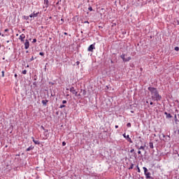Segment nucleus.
<instances>
[{
	"mask_svg": "<svg viewBox=\"0 0 179 179\" xmlns=\"http://www.w3.org/2000/svg\"><path fill=\"white\" fill-rule=\"evenodd\" d=\"M137 149H138V150H145V147L141 145V147H137Z\"/></svg>",
	"mask_w": 179,
	"mask_h": 179,
	"instance_id": "obj_12",
	"label": "nucleus"
},
{
	"mask_svg": "<svg viewBox=\"0 0 179 179\" xmlns=\"http://www.w3.org/2000/svg\"><path fill=\"white\" fill-rule=\"evenodd\" d=\"M32 43H37V39L34 38Z\"/></svg>",
	"mask_w": 179,
	"mask_h": 179,
	"instance_id": "obj_24",
	"label": "nucleus"
},
{
	"mask_svg": "<svg viewBox=\"0 0 179 179\" xmlns=\"http://www.w3.org/2000/svg\"><path fill=\"white\" fill-rule=\"evenodd\" d=\"M175 118H176V119H175V121H176V122H177V121H178V120H177V115H175Z\"/></svg>",
	"mask_w": 179,
	"mask_h": 179,
	"instance_id": "obj_28",
	"label": "nucleus"
},
{
	"mask_svg": "<svg viewBox=\"0 0 179 179\" xmlns=\"http://www.w3.org/2000/svg\"><path fill=\"white\" fill-rule=\"evenodd\" d=\"M88 10H90V12H92V11L93 10V8L89 7V8H88Z\"/></svg>",
	"mask_w": 179,
	"mask_h": 179,
	"instance_id": "obj_20",
	"label": "nucleus"
},
{
	"mask_svg": "<svg viewBox=\"0 0 179 179\" xmlns=\"http://www.w3.org/2000/svg\"><path fill=\"white\" fill-rule=\"evenodd\" d=\"M46 3H48V0H44Z\"/></svg>",
	"mask_w": 179,
	"mask_h": 179,
	"instance_id": "obj_32",
	"label": "nucleus"
},
{
	"mask_svg": "<svg viewBox=\"0 0 179 179\" xmlns=\"http://www.w3.org/2000/svg\"><path fill=\"white\" fill-rule=\"evenodd\" d=\"M15 77L17 78V74H15Z\"/></svg>",
	"mask_w": 179,
	"mask_h": 179,
	"instance_id": "obj_39",
	"label": "nucleus"
},
{
	"mask_svg": "<svg viewBox=\"0 0 179 179\" xmlns=\"http://www.w3.org/2000/svg\"><path fill=\"white\" fill-rule=\"evenodd\" d=\"M39 55H41V57H44V52H39Z\"/></svg>",
	"mask_w": 179,
	"mask_h": 179,
	"instance_id": "obj_19",
	"label": "nucleus"
},
{
	"mask_svg": "<svg viewBox=\"0 0 179 179\" xmlns=\"http://www.w3.org/2000/svg\"><path fill=\"white\" fill-rule=\"evenodd\" d=\"M33 59H34V58L32 57L31 58V61H33Z\"/></svg>",
	"mask_w": 179,
	"mask_h": 179,
	"instance_id": "obj_36",
	"label": "nucleus"
},
{
	"mask_svg": "<svg viewBox=\"0 0 179 179\" xmlns=\"http://www.w3.org/2000/svg\"><path fill=\"white\" fill-rule=\"evenodd\" d=\"M4 31H5V32L9 31V29H6L4 30Z\"/></svg>",
	"mask_w": 179,
	"mask_h": 179,
	"instance_id": "obj_31",
	"label": "nucleus"
},
{
	"mask_svg": "<svg viewBox=\"0 0 179 179\" xmlns=\"http://www.w3.org/2000/svg\"><path fill=\"white\" fill-rule=\"evenodd\" d=\"M143 170H144V174L145 176V178L147 179H153V177H152V173L148 171V168L143 166Z\"/></svg>",
	"mask_w": 179,
	"mask_h": 179,
	"instance_id": "obj_2",
	"label": "nucleus"
},
{
	"mask_svg": "<svg viewBox=\"0 0 179 179\" xmlns=\"http://www.w3.org/2000/svg\"><path fill=\"white\" fill-rule=\"evenodd\" d=\"M0 36H1L2 37H5V35L2 34V33L0 34Z\"/></svg>",
	"mask_w": 179,
	"mask_h": 179,
	"instance_id": "obj_30",
	"label": "nucleus"
},
{
	"mask_svg": "<svg viewBox=\"0 0 179 179\" xmlns=\"http://www.w3.org/2000/svg\"><path fill=\"white\" fill-rule=\"evenodd\" d=\"M66 145V143L65 141L62 142V146H65Z\"/></svg>",
	"mask_w": 179,
	"mask_h": 179,
	"instance_id": "obj_25",
	"label": "nucleus"
},
{
	"mask_svg": "<svg viewBox=\"0 0 179 179\" xmlns=\"http://www.w3.org/2000/svg\"><path fill=\"white\" fill-rule=\"evenodd\" d=\"M64 35H65V36H68V33L64 32Z\"/></svg>",
	"mask_w": 179,
	"mask_h": 179,
	"instance_id": "obj_33",
	"label": "nucleus"
},
{
	"mask_svg": "<svg viewBox=\"0 0 179 179\" xmlns=\"http://www.w3.org/2000/svg\"><path fill=\"white\" fill-rule=\"evenodd\" d=\"M38 12L36 13V12H34L33 13H31L30 15H29V17H37V16H38Z\"/></svg>",
	"mask_w": 179,
	"mask_h": 179,
	"instance_id": "obj_9",
	"label": "nucleus"
},
{
	"mask_svg": "<svg viewBox=\"0 0 179 179\" xmlns=\"http://www.w3.org/2000/svg\"><path fill=\"white\" fill-rule=\"evenodd\" d=\"M0 48H1V44H0Z\"/></svg>",
	"mask_w": 179,
	"mask_h": 179,
	"instance_id": "obj_43",
	"label": "nucleus"
},
{
	"mask_svg": "<svg viewBox=\"0 0 179 179\" xmlns=\"http://www.w3.org/2000/svg\"><path fill=\"white\" fill-rule=\"evenodd\" d=\"M5 36H9L8 34H6Z\"/></svg>",
	"mask_w": 179,
	"mask_h": 179,
	"instance_id": "obj_40",
	"label": "nucleus"
},
{
	"mask_svg": "<svg viewBox=\"0 0 179 179\" xmlns=\"http://www.w3.org/2000/svg\"><path fill=\"white\" fill-rule=\"evenodd\" d=\"M47 103H48V100H47V99L42 101V104H43V106H45L47 104Z\"/></svg>",
	"mask_w": 179,
	"mask_h": 179,
	"instance_id": "obj_14",
	"label": "nucleus"
},
{
	"mask_svg": "<svg viewBox=\"0 0 179 179\" xmlns=\"http://www.w3.org/2000/svg\"><path fill=\"white\" fill-rule=\"evenodd\" d=\"M150 149H153V148H154L153 143H150Z\"/></svg>",
	"mask_w": 179,
	"mask_h": 179,
	"instance_id": "obj_15",
	"label": "nucleus"
},
{
	"mask_svg": "<svg viewBox=\"0 0 179 179\" xmlns=\"http://www.w3.org/2000/svg\"><path fill=\"white\" fill-rule=\"evenodd\" d=\"M85 23H89V22H85Z\"/></svg>",
	"mask_w": 179,
	"mask_h": 179,
	"instance_id": "obj_42",
	"label": "nucleus"
},
{
	"mask_svg": "<svg viewBox=\"0 0 179 179\" xmlns=\"http://www.w3.org/2000/svg\"><path fill=\"white\" fill-rule=\"evenodd\" d=\"M79 64H80V62H77V65H79Z\"/></svg>",
	"mask_w": 179,
	"mask_h": 179,
	"instance_id": "obj_38",
	"label": "nucleus"
},
{
	"mask_svg": "<svg viewBox=\"0 0 179 179\" xmlns=\"http://www.w3.org/2000/svg\"><path fill=\"white\" fill-rule=\"evenodd\" d=\"M127 127L128 128H131V123H127Z\"/></svg>",
	"mask_w": 179,
	"mask_h": 179,
	"instance_id": "obj_22",
	"label": "nucleus"
},
{
	"mask_svg": "<svg viewBox=\"0 0 179 179\" xmlns=\"http://www.w3.org/2000/svg\"><path fill=\"white\" fill-rule=\"evenodd\" d=\"M165 115H166V118H171L173 116L170 113H167V112L164 113Z\"/></svg>",
	"mask_w": 179,
	"mask_h": 179,
	"instance_id": "obj_11",
	"label": "nucleus"
},
{
	"mask_svg": "<svg viewBox=\"0 0 179 179\" xmlns=\"http://www.w3.org/2000/svg\"><path fill=\"white\" fill-rule=\"evenodd\" d=\"M30 47V42H29V40H26L24 43V48L25 50H29V48Z\"/></svg>",
	"mask_w": 179,
	"mask_h": 179,
	"instance_id": "obj_5",
	"label": "nucleus"
},
{
	"mask_svg": "<svg viewBox=\"0 0 179 179\" xmlns=\"http://www.w3.org/2000/svg\"><path fill=\"white\" fill-rule=\"evenodd\" d=\"M134 149L133 150H131L130 152H131V153H133V152H134Z\"/></svg>",
	"mask_w": 179,
	"mask_h": 179,
	"instance_id": "obj_37",
	"label": "nucleus"
},
{
	"mask_svg": "<svg viewBox=\"0 0 179 179\" xmlns=\"http://www.w3.org/2000/svg\"><path fill=\"white\" fill-rule=\"evenodd\" d=\"M26 73H27V71H26V70L22 71L23 75H26Z\"/></svg>",
	"mask_w": 179,
	"mask_h": 179,
	"instance_id": "obj_17",
	"label": "nucleus"
},
{
	"mask_svg": "<svg viewBox=\"0 0 179 179\" xmlns=\"http://www.w3.org/2000/svg\"><path fill=\"white\" fill-rule=\"evenodd\" d=\"M137 170H138V173H141V169H139V166L137 165Z\"/></svg>",
	"mask_w": 179,
	"mask_h": 179,
	"instance_id": "obj_18",
	"label": "nucleus"
},
{
	"mask_svg": "<svg viewBox=\"0 0 179 179\" xmlns=\"http://www.w3.org/2000/svg\"><path fill=\"white\" fill-rule=\"evenodd\" d=\"M70 92L73 93V94H75V96H78V92L76 91V90H75V87H71L70 88Z\"/></svg>",
	"mask_w": 179,
	"mask_h": 179,
	"instance_id": "obj_6",
	"label": "nucleus"
},
{
	"mask_svg": "<svg viewBox=\"0 0 179 179\" xmlns=\"http://www.w3.org/2000/svg\"><path fill=\"white\" fill-rule=\"evenodd\" d=\"M94 50H96V47L94 44H92L89 46L87 51H90V52H93Z\"/></svg>",
	"mask_w": 179,
	"mask_h": 179,
	"instance_id": "obj_4",
	"label": "nucleus"
},
{
	"mask_svg": "<svg viewBox=\"0 0 179 179\" xmlns=\"http://www.w3.org/2000/svg\"><path fill=\"white\" fill-rule=\"evenodd\" d=\"M24 38H26V35H24V34H22L19 37V40H20L22 43L24 42Z\"/></svg>",
	"mask_w": 179,
	"mask_h": 179,
	"instance_id": "obj_7",
	"label": "nucleus"
},
{
	"mask_svg": "<svg viewBox=\"0 0 179 179\" xmlns=\"http://www.w3.org/2000/svg\"><path fill=\"white\" fill-rule=\"evenodd\" d=\"M125 57H127V55H125V53H122L120 56V58L122 59L123 62H129V61L132 59L131 57H129L127 58H125Z\"/></svg>",
	"mask_w": 179,
	"mask_h": 179,
	"instance_id": "obj_3",
	"label": "nucleus"
},
{
	"mask_svg": "<svg viewBox=\"0 0 179 179\" xmlns=\"http://www.w3.org/2000/svg\"><path fill=\"white\" fill-rule=\"evenodd\" d=\"M175 51H179V48L178 47H176L175 48Z\"/></svg>",
	"mask_w": 179,
	"mask_h": 179,
	"instance_id": "obj_26",
	"label": "nucleus"
},
{
	"mask_svg": "<svg viewBox=\"0 0 179 179\" xmlns=\"http://www.w3.org/2000/svg\"><path fill=\"white\" fill-rule=\"evenodd\" d=\"M123 136H124V138H125L127 139V141L128 142H129L130 143H133V142H132V139L129 138V135L126 136V134H123Z\"/></svg>",
	"mask_w": 179,
	"mask_h": 179,
	"instance_id": "obj_8",
	"label": "nucleus"
},
{
	"mask_svg": "<svg viewBox=\"0 0 179 179\" xmlns=\"http://www.w3.org/2000/svg\"><path fill=\"white\" fill-rule=\"evenodd\" d=\"M65 107H66L65 105H60L59 108H65Z\"/></svg>",
	"mask_w": 179,
	"mask_h": 179,
	"instance_id": "obj_21",
	"label": "nucleus"
},
{
	"mask_svg": "<svg viewBox=\"0 0 179 179\" xmlns=\"http://www.w3.org/2000/svg\"><path fill=\"white\" fill-rule=\"evenodd\" d=\"M150 106H153V102H150Z\"/></svg>",
	"mask_w": 179,
	"mask_h": 179,
	"instance_id": "obj_35",
	"label": "nucleus"
},
{
	"mask_svg": "<svg viewBox=\"0 0 179 179\" xmlns=\"http://www.w3.org/2000/svg\"><path fill=\"white\" fill-rule=\"evenodd\" d=\"M6 43H9V41H7Z\"/></svg>",
	"mask_w": 179,
	"mask_h": 179,
	"instance_id": "obj_41",
	"label": "nucleus"
},
{
	"mask_svg": "<svg viewBox=\"0 0 179 179\" xmlns=\"http://www.w3.org/2000/svg\"><path fill=\"white\" fill-rule=\"evenodd\" d=\"M115 128L117 129V128H118V125H115Z\"/></svg>",
	"mask_w": 179,
	"mask_h": 179,
	"instance_id": "obj_34",
	"label": "nucleus"
},
{
	"mask_svg": "<svg viewBox=\"0 0 179 179\" xmlns=\"http://www.w3.org/2000/svg\"><path fill=\"white\" fill-rule=\"evenodd\" d=\"M178 156H179V155H178Z\"/></svg>",
	"mask_w": 179,
	"mask_h": 179,
	"instance_id": "obj_45",
	"label": "nucleus"
},
{
	"mask_svg": "<svg viewBox=\"0 0 179 179\" xmlns=\"http://www.w3.org/2000/svg\"><path fill=\"white\" fill-rule=\"evenodd\" d=\"M148 90L151 92L152 100H155V101H160L162 100V96L159 94V91L155 87H148Z\"/></svg>",
	"mask_w": 179,
	"mask_h": 179,
	"instance_id": "obj_1",
	"label": "nucleus"
},
{
	"mask_svg": "<svg viewBox=\"0 0 179 179\" xmlns=\"http://www.w3.org/2000/svg\"><path fill=\"white\" fill-rule=\"evenodd\" d=\"M2 78H3L5 76V71H2Z\"/></svg>",
	"mask_w": 179,
	"mask_h": 179,
	"instance_id": "obj_27",
	"label": "nucleus"
},
{
	"mask_svg": "<svg viewBox=\"0 0 179 179\" xmlns=\"http://www.w3.org/2000/svg\"><path fill=\"white\" fill-rule=\"evenodd\" d=\"M132 169H134V164H131V165L129 168V170H132Z\"/></svg>",
	"mask_w": 179,
	"mask_h": 179,
	"instance_id": "obj_16",
	"label": "nucleus"
},
{
	"mask_svg": "<svg viewBox=\"0 0 179 179\" xmlns=\"http://www.w3.org/2000/svg\"><path fill=\"white\" fill-rule=\"evenodd\" d=\"M33 149H34V147L30 146V147H29V148L26 150V151H27V152H30V150H33Z\"/></svg>",
	"mask_w": 179,
	"mask_h": 179,
	"instance_id": "obj_13",
	"label": "nucleus"
},
{
	"mask_svg": "<svg viewBox=\"0 0 179 179\" xmlns=\"http://www.w3.org/2000/svg\"><path fill=\"white\" fill-rule=\"evenodd\" d=\"M138 155H141L142 154V152H141V150L138 151Z\"/></svg>",
	"mask_w": 179,
	"mask_h": 179,
	"instance_id": "obj_29",
	"label": "nucleus"
},
{
	"mask_svg": "<svg viewBox=\"0 0 179 179\" xmlns=\"http://www.w3.org/2000/svg\"><path fill=\"white\" fill-rule=\"evenodd\" d=\"M146 103H149L148 101H147Z\"/></svg>",
	"mask_w": 179,
	"mask_h": 179,
	"instance_id": "obj_44",
	"label": "nucleus"
},
{
	"mask_svg": "<svg viewBox=\"0 0 179 179\" xmlns=\"http://www.w3.org/2000/svg\"><path fill=\"white\" fill-rule=\"evenodd\" d=\"M31 139H32L33 142L35 143V145H40V141H36L34 139V137H31Z\"/></svg>",
	"mask_w": 179,
	"mask_h": 179,
	"instance_id": "obj_10",
	"label": "nucleus"
},
{
	"mask_svg": "<svg viewBox=\"0 0 179 179\" xmlns=\"http://www.w3.org/2000/svg\"><path fill=\"white\" fill-rule=\"evenodd\" d=\"M66 103H67L66 100H63V101H62V103H63V104H66Z\"/></svg>",
	"mask_w": 179,
	"mask_h": 179,
	"instance_id": "obj_23",
	"label": "nucleus"
}]
</instances>
